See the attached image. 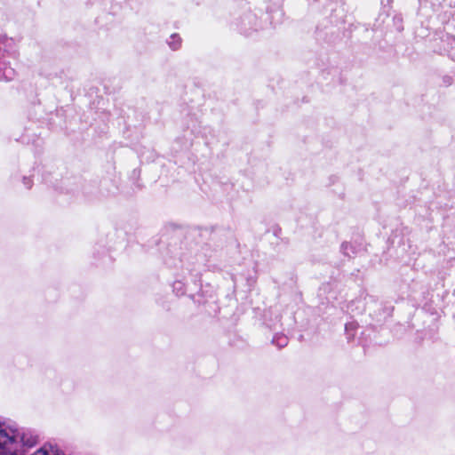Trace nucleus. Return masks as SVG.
Instances as JSON below:
<instances>
[{"instance_id": "f03ea898", "label": "nucleus", "mask_w": 455, "mask_h": 455, "mask_svg": "<svg viewBox=\"0 0 455 455\" xmlns=\"http://www.w3.org/2000/svg\"><path fill=\"white\" fill-rule=\"evenodd\" d=\"M19 52L12 38L6 37L0 28V80L12 81L16 76V70L11 60L16 61Z\"/></svg>"}, {"instance_id": "0eeeda50", "label": "nucleus", "mask_w": 455, "mask_h": 455, "mask_svg": "<svg viewBox=\"0 0 455 455\" xmlns=\"http://www.w3.org/2000/svg\"><path fill=\"white\" fill-rule=\"evenodd\" d=\"M346 331L349 333L350 331H353L355 329V324L354 323H348L346 324Z\"/></svg>"}, {"instance_id": "39448f33", "label": "nucleus", "mask_w": 455, "mask_h": 455, "mask_svg": "<svg viewBox=\"0 0 455 455\" xmlns=\"http://www.w3.org/2000/svg\"><path fill=\"white\" fill-rule=\"evenodd\" d=\"M341 250L343 253L348 257H352L357 252V247L351 243H343Z\"/></svg>"}, {"instance_id": "7ed1b4c3", "label": "nucleus", "mask_w": 455, "mask_h": 455, "mask_svg": "<svg viewBox=\"0 0 455 455\" xmlns=\"http://www.w3.org/2000/svg\"><path fill=\"white\" fill-rule=\"evenodd\" d=\"M31 455H64V453L55 446L44 445Z\"/></svg>"}, {"instance_id": "f257e3e1", "label": "nucleus", "mask_w": 455, "mask_h": 455, "mask_svg": "<svg viewBox=\"0 0 455 455\" xmlns=\"http://www.w3.org/2000/svg\"><path fill=\"white\" fill-rule=\"evenodd\" d=\"M37 443L29 430L19 428L15 423L0 420V455H26L27 449Z\"/></svg>"}, {"instance_id": "423d86ee", "label": "nucleus", "mask_w": 455, "mask_h": 455, "mask_svg": "<svg viewBox=\"0 0 455 455\" xmlns=\"http://www.w3.org/2000/svg\"><path fill=\"white\" fill-rule=\"evenodd\" d=\"M273 343L279 347H283L288 344V338L284 335H278L273 339Z\"/></svg>"}, {"instance_id": "6e6552de", "label": "nucleus", "mask_w": 455, "mask_h": 455, "mask_svg": "<svg viewBox=\"0 0 455 455\" xmlns=\"http://www.w3.org/2000/svg\"><path fill=\"white\" fill-rule=\"evenodd\" d=\"M23 183L26 186V188H30L32 186V181L29 178L24 177L23 178Z\"/></svg>"}, {"instance_id": "20e7f679", "label": "nucleus", "mask_w": 455, "mask_h": 455, "mask_svg": "<svg viewBox=\"0 0 455 455\" xmlns=\"http://www.w3.org/2000/svg\"><path fill=\"white\" fill-rule=\"evenodd\" d=\"M167 43L171 49L176 51L180 49L181 45V38L178 34H172L167 40Z\"/></svg>"}]
</instances>
